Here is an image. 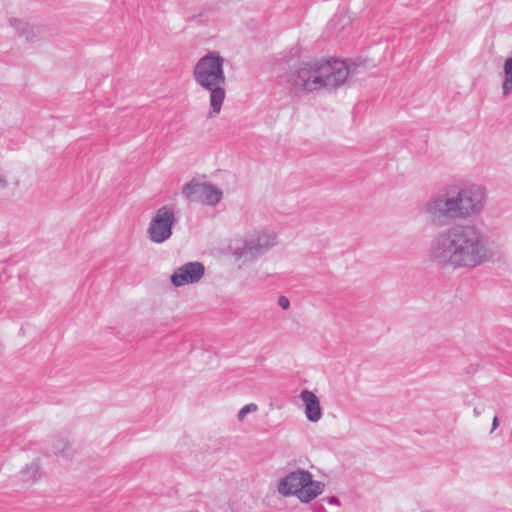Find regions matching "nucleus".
<instances>
[{"mask_svg": "<svg viewBox=\"0 0 512 512\" xmlns=\"http://www.w3.org/2000/svg\"><path fill=\"white\" fill-rule=\"evenodd\" d=\"M428 257L441 268L477 267L487 258L486 237L474 224H455L432 238Z\"/></svg>", "mask_w": 512, "mask_h": 512, "instance_id": "f257e3e1", "label": "nucleus"}, {"mask_svg": "<svg viewBox=\"0 0 512 512\" xmlns=\"http://www.w3.org/2000/svg\"><path fill=\"white\" fill-rule=\"evenodd\" d=\"M485 192L479 185L460 188L455 195L437 196L429 200L424 211L429 220L437 226H446L456 219H466L481 212Z\"/></svg>", "mask_w": 512, "mask_h": 512, "instance_id": "f03ea898", "label": "nucleus"}, {"mask_svg": "<svg viewBox=\"0 0 512 512\" xmlns=\"http://www.w3.org/2000/svg\"><path fill=\"white\" fill-rule=\"evenodd\" d=\"M350 74L345 61H313L302 63L288 75L291 85L303 91L313 92L321 88H336L342 85Z\"/></svg>", "mask_w": 512, "mask_h": 512, "instance_id": "7ed1b4c3", "label": "nucleus"}, {"mask_svg": "<svg viewBox=\"0 0 512 512\" xmlns=\"http://www.w3.org/2000/svg\"><path fill=\"white\" fill-rule=\"evenodd\" d=\"M224 58L218 52H208L194 66L193 78L203 89L210 92L211 113L219 114L225 99L226 77Z\"/></svg>", "mask_w": 512, "mask_h": 512, "instance_id": "20e7f679", "label": "nucleus"}, {"mask_svg": "<svg viewBox=\"0 0 512 512\" xmlns=\"http://www.w3.org/2000/svg\"><path fill=\"white\" fill-rule=\"evenodd\" d=\"M278 492L283 496L295 495L302 502L308 503L321 494L322 490L320 483L312 479L309 471L298 469L279 481Z\"/></svg>", "mask_w": 512, "mask_h": 512, "instance_id": "39448f33", "label": "nucleus"}, {"mask_svg": "<svg viewBox=\"0 0 512 512\" xmlns=\"http://www.w3.org/2000/svg\"><path fill=\"white\" fill-rule=\"evenodd\" d=\"M276 244V235L262 233L257 237L236 241L231 245L233 256L237 260L248 262L264 254L270 247Z\"/></svg>", "mask_w": 512, "mask_h": 512, "instance_id": "423d86ee", "label": "nucleus"}, {"mask_svg": "<svg viewBox=\"0 0 512 512\" xmlns=\"http://www.w3.org/2000/svg\"><path fill=\"white\" fill-rule=\"evenodd\" d=\"M177 223L174 208L164 205L155 211L147 230L151 242L161 244L170 239Z\"/></svg>", "mask_w": 512, "mask_h": 512, "instance_id": "0eeeda50", "label": "nucleus"}, {"mask_svg": "<svg viewBox=\"0 0 512 512\" xmlns=\"http://www.w3.org/2000/svg\"><path fill=\"white\" fill-rule=\"evenodd\" d=\"M183 195L191 202H199L205 205L214 206L222 199V191L208 182L191 180L186 183L182 190Z\"/></svg>", "mask_w": 512, "mask_h": 512, "instance_id": "6e6552de", "label": "nucleus"}, {"mask_svg": "<svg viewBox=\"0 0 512 512\" xmlns=\"http://www.w3.org/2000/svg\"><path fill=\"white\" fill-rule=\"evenodd\" d=\"M205 273V267L200 262H187L178 267L170 277L173 286L181 287L198 282Z\"/></svg>", "mask_w": 512, "mask_h": 512, "instance_id": "1a4fd4ad", "label": "nucleus"}, {"mask_svg": "<svg viewBox=\"0 0 512 512\" xmlns=\"http://www.w3.org/2000/svg\"><path fill=\"white\" fill-rule=\"evenodd\" d=\"M300 398L305 406V415L310 422H317L321 419L323 413L319 398L310 390H303Z\"/></svg>", "mask_w": 512, "mask_h": 512, "instance_id": "9d476101", "label": "nucleus"}, {"mask_svg": "<svg viewBox=\"0 0 512 512\" xmlns=\"http://www.w3.org/2000/svg\"><path fill=\"white\" fill-rule=\"evenodd\" d=\"M11 26L15 29L19 36H24L27 41H35L40 33V29L37 26H31L23 20L13 18L10 20Z\"/></svg>", "mask_w": 512, "mask_h": 512, "instance_id": "9b49d317", "label": "nucleus"}, {"mask_svg": "<svg viewBox=\"0 0 512 512\" xmlns=\"http://www.w3.org/2000/svg\"><path fill=\"white\" fill-rule=\"evenodd\" d=\"M504 80L502 83L503 95L507 96L512 92V58H508L504 62Z\"/></svg>", "mask_w": 512, "mask_h": 512, "instance_id": "f8f14e48", "label": "nucleus"}, {"mask_svg": "<svg viewBox=\"0 0 512 512\" xmlns=\"http://www.w3.org/2000/svg\"><path fill=\"white\" fill-rule=\"evenodd\" d=\"M39 474V466L36 463H31L21 471V479L26 483H34L37 481Z\"/></svg>", "mask_w": 512, "mask_h": 512, "instance_id": "ddd939ff", "label": "nucleus"}, {"mask_svg": "<svg viewBox=\"0 0 512 512\" xmlns=\"http://www.w3.org/2000/svg\"><path fill=\"white\" fill-rule=\"evenodd\" d=\"M257 409H258V406L256 404H254V403L247 404L239 410L237 417L239 420H243L248 413L254 412Z\"/></svg>", "mask_w": 512, "mask_h": 512, "instance_id": "4468645a", "label": "nucleus"}, {"mask_svg": "<svg viewBox=\"0 0 512 512\" xmlns=\"http://www.w3.org/2000/svg\"><path fill=\"white\" fill-rule=\"evenodd\" d=\"M68 448V443L65 440H59L57 441V444L54 448L55 454H64Z\"/></svg>", "mask_w": 512, "mask_h": 512, "instance_id": "2eb2a0df", "label": "nucleus"}, {"mask_svg": "<svg viewBox=\"0 0 512 512\" xmlns=\"http://www.w3.org/2000/svg\"><path fill=\"white\" fill-rule=\"evenodd\" d=\"M278 305H279L282 309L286 310V309H288V308H289V306H290V301H289V299H288L286 296H280V297L278 298Z\"/></svg>", "mask_w": 512, "mask_h": 512, "instance_id": "dca6fc26", "label": "nucleus"}, {"mask_svg": "<svg viewBox=\"0 0 512 512\" xmlns=\"http://www.w3.org/2000/svg\"><path fill=\"white\" fill-rule=\"evenodd\" d=\"M329 503L339 505L340 502H339L338 498L331 497L330 500H329Z\"/></svg>", "mask_w": 512, "mask_h": 512, "instance_id": "f3484780", "label": "nucleus"}, {"mask_svg": "<svg viewBox=\"0 0 512 512\" xmlns=\"http://www.w3.org/2000/svg\"><path fill=\"white\" fill-rule=\"evenodd\" d=\"M492 425H493V429H495V428L498 426V418H497V417H494V418H493V423H492Z\"/></svg>", "mask_w": 512, "mask_h": 512, "instance_id": "a211bd4d", "label": "nucleus"}, {"mask_svg": "<svg viewBox=\"0 0 512 512\" xmlns=\"http://www.w3.org/2000/svg\"><path fill=\"white\" fill-rule=\"evenodd\" d=\"M1 183H2V187H3V186H4V184H5V180H4L3 178H2V180H1Z\"/></svg>", "mask_w": 512, "mask_h": 512, "instance_id": "6ab92c4d", "label": "nucleus"}]
</instances>
